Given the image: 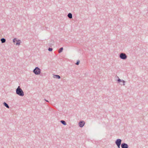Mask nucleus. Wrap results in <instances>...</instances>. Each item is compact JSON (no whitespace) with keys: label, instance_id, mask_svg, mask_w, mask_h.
Returning a JSON list of instances; mask_svg holds the SVG:
<instances>
[{"label":"nucleus","instance_id":"f257e3e1","mask_svg":"<svg viewBox=\"0 0 148 148\" xmlns=\"http://www.w3.org/2000/svg\"><path fill=\"white\" fill-rule=\"evenodd\" d=\"M16 93L18 95L23 97L24 96V93L23 90L19 86L16 89Z\"/></svg>","mask_w":148,"mask_h":148},{"label":"nucleus","instance_id":"f03ea898","mask_svg":"<svg viewBox=\"0 0 148 148\" xmlns=\"http://www.w3.org/2000/svg\"><path fill=\"white\" fill-rule=\"evenodd\" d=\"M41 70L38 67H36L33 70V72L36 75H38L40 74Z\"/></svg>","mask_w":148,"mask_h":148},{"label":"nucleus","instance_id":"7ed1b4c3","mask_svg":"<svg viewBox=\"0 0 148 148\" xmlns=\"http://www.w3.org/2000/svg\"><path fill=\"white\" fill-rule=\"evenodd\" d=\"M122 140L120 139H117L115 142V144L117 146L118 148H120V145H121Z\"/></svg>","mask_w":148,"mask_h":148},{"label":"nucleus","instance_id":"20e7f679","mask_svg":"<svg viewBox=\"0 0 148 148\" xmlns=\"http://www.w3.org/2000/svg\"><path fill=\"white\" fill-rule=\"evenodd\" d=\"M119 57L121 59L125 60L127 58V56L125 53H122L120 54Z\"/></svg>","mask_w":148,"mask_h":148},{"label":"nucleus","instance_id":"39448f33","mask_svg":"<svg viewBox=\"0 0 148 148\" xmlns=\"http://www.w3.org/2000/svg\"><path fill=\"white\" fill-rule=\"evenodd\" d=\"M85 124V122L83 121H79V125L80 127H83Z\"/></svg>","mask_w":148,"mask_h":148},{"label":"nucleus","instance_id":"423d86ee","mask_svg":"<svg viewBox=\"0 0 148 148\" xmlns=\"http://www.w3.org/2000/svg\"><path fill=\"white\" fill-rule=\"evenodd\" d=\"M121 148H128V145L126 143H123L121 145Z\"/></svg>","mask_w":148,"mask_h":148},{"label":"nucleus","instance_id":"0eeeda50","mask_svg":"<svg viewBox=\"0 0 148 148\" xmlns=\"http://www.w3.org/2000/svg\"><path fill=\"white\" fill-rule=\"evenodd\" d=\"M53 77L54 78H56L58 79H60V76L58 75H53Z\"/></svg>","mask_w":148,"mask_h":148},{"label":"nucleus","instance_id":"6e6552de","mask_svg":"<svg viewBox=\"0 0 148 148\" xmlns=\"http://www.w3.org/2000/svg\"><path fill=\"white\" fill-rule=\"evenodd\" d=\"M67 16L69 18L71 19L72 18V14L70 13H69L68 14Z\"/></svg>","mask_w":148,"mask_h":148},{"label":"nucleus","instance_id":"1a4fd4ad","mask_svg":"<svg viewBox=\"0 0 148 148\" xmlns=\"http://www.w3.org/2000/svg\"><path fill=\"white\" fill-rule=\"evenodd\" d=\"M16 41H17V42L15 44L16 45H20V43L21 42V40H16Z\"/></svg>","mask_w":148,"mask_h":148},{"label":"nucleus","instance_id":"9d476101","mask_svg":"<svg viewBox=\"0 0 148 148\" xmlns=\"http://www.w3.org/2000/svg\"><path fill=\"white\" fill-rule=\"evenodd\" d=\"M3 104L7 108H9L10 107H9V106H8V104H7L6 102H4L3 103Z\"/></svg>","mask_w":148,"mask_h":148},{"label":"nucleus","instance_id":"9b49d317","mask_svg":"<svg viewBox=\"0 0 148 148\" xmlns=\"http://www.w3.org/2000/svg\"><path fill=\"white\" fill-rule=\"evenodd\" d=\"M60 122L63 125H66V122L64 120H61L60 121Z\"/></svg>","mask_w":148,"mask_h":148},{"label":"nucleus","instance_id":"f8f14e48","mask_svg":"<svg viewBox=\"0 0 148 148\" xmlns=\"http://www.w3.org/2000/svg\"><path fill=\"white\" fill-rule=\"evenodd\" d=\"M1 43H4L5 42L6 40L4 38H2L1 39Z\"/></svg>","mask_w":148,"mask_h":148},{"label":"nucleus","instance_id":"ddd939ff","mask_svg":"<svg viewBox=\"0 0 148 148\" xmlns=\"http://www.w3.org/2000/svg\"><path fill=\"white\" fill-rule=\"evenodd\" d=\"M63 50V47H61L58 50L59 53H60L62 52Z\"/></svg>","mask_w":148,"mask_h":148},{"label":"nucleus","instance_id":"4468645a","mask_svg":"<svg viewBox=\"0 0 148 148\" xmlns=\"http://www.w3.org/2000/svg\"><path fill=\"white\" fill-rule=\"evenodd\" d=\"M118 78V79H117V81L118 82H121L122 81V80L121 79H120L119 78V77L116 76Z\"/></svg>","mask_w":148,"mask_h":148},{"label":"nucleus","instance_id":"2eb2a0df","mask_svg":"<svg viewBox=\"0 0 148 148\" xmlns=\"http://www.w3.org/2000/svg\"><path fill=\"white\" fill-rule=\"evenodd\" d=\"M79 61L78 60L77 61V62L75 63V64L77 65H78L79 63Z\"/></svg>","mask_w":148,"mask_h":148},{"label":"nucleus","instance_id":"dca6fc26","mask_svg":"<svg viewBox=\"0 0 148 148\" xmlns=\"http://www.w3.org/2000/svg\"><path fill=\"white\" fill-rule=\"evenodd\" d=\"M52 50H53V49L52 48H49L48 49V50L49 51H52Z\"/></svg>","mask_w":148,"mask_h":148},{"label":"nucleus","instance_id":"f3484780","mask_svg":"<svg viewBox=\"0 0 148 148\" xmlns=\"http://www.w3.org/2000/svg\"><path fill=\"white\" fill-rule=\"evenodd\" d=\"M122 82L123 83V86H125V81H124V80H122Z\"/></svg>","mask_w":148,"mask_h":148},{"label":"nucleus","instance_id":"a211bd4d","mask_svg":"<svg viewBox=\"0 0 148 148\" xmlns=\"http://www.w3.org/2000/svg\"><path fill=\"white\" fill-rule=\"evenodd\" d=\"M16 38H14L13 39V42L15 43V41H16Z\"/></svg>","mask_w":148,"mask_h":148},{"label":"nucleus","instance_id":"6ab92c4d","mask_svg":"<svg viewBox=\"0 0 148 148\" xmlns=\"http://www.w3.org/2000/svg\"><path fill=\"white\" fill-rule=\"evenodd\" d=\"M44 100H45L47 102H49V101L48 100H46L45 99Z\"/></svg>","mask_w":148,"mask_h":148}]
</instances>
